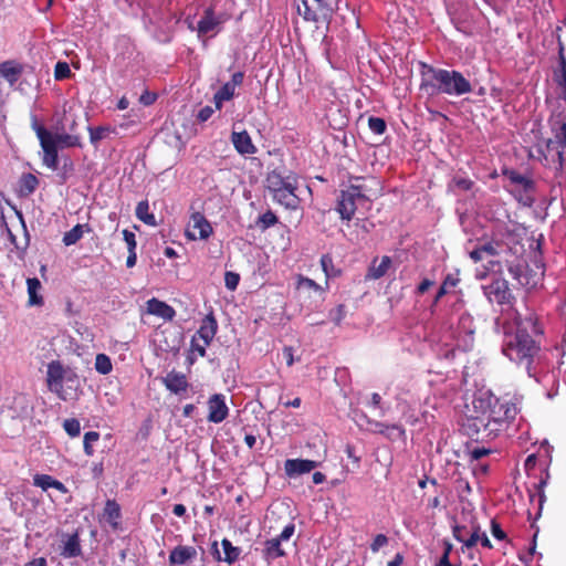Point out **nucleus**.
<instances>
[{
	"instance_id": "nucleus-39",
	"label": "nucleus",
	"mask_w": 566,
	"mask_h": 566,
	"mask_svg": "<svg viewBox=\"0 0 566 566\" xmlns=\"http://www.w3.org/2000/svg\"><path fill=\"white\" fill-rule=\"evenodd\" d=\"M481 536H482V534L480 533V526L472 523L469 536L463 544L467 547H472L481 539Z\"/></svg>"
},
{
	"instance_id": "nucleus-31",
	"label": "nucleus",
	"mask_w": 566,
	"mask_h": 566,
	"mask_svg": "<svg viewBox=\"0 0 566 566\" xmlns=\"http://www.w3.org/2000/svg\"><path fill=\"white\" fill-rule=\"evenodd\" d=\"M28 285V294H29V304L30 305H41L43 300L38 295V291L41 289V283L36 277H31L27 280Z\"/></svg>"
},
{
	"instance_id": "nucleus-24",
	"label": "nucleus",
	"mask_w": 566,
	"mask_h": 566,
	"mask_svg": "<svg viewBox=\"0 0 566 566\" xmlns=\"http://www.w3.org/2000/svg\"><path fill=\"white\" fill-rule=\"evenodd\" d=\"M44 156L43 163L51 169L57 168V147L53 144V139L50 137L40 143Z\"/></svg>"
},
{
	"instance_id": "nucleus-60",
	"label": "nucleus",
	"mask_w": 566,
	"mask_h": 566,
	"mask_svg": "<svg viewBox=\"0 0 566 566\" xmlns=\"http://www.w3.org/2000/svg\"><path fill=\"white\" fill-rule=\"evenodd\" d=\"M128 252H129V254L127 256L126 265L128 268H133L136 264V260H137L136 252H135V250H132Z\"/></svg>"
},
{
	"instance_id": "nucleus-50",
	"label": "nucleus",
	"mask_w": 566,
	"mask_h": 566,
	"mask_svg": "<svg viewBox=\"0 0 566 566\" xmlns=\"http://www.w3.org/2000/svg\"><path fill=\"white\" fill-rule=\"evenodd\" d=\"M387 543H388L387 536L384 535V534H378L374 538V542L371 543L370 548H371L373 552H378L379 548H381L382 546L387 545Z\"/></svg>"
},
{
	"instance_id": "nucleus-48",
	"label": "nucleus",
	"mask_w": 566,
	"mask_h": 566,
	"mask_svg": "<svg viewBox=\"0 0 566 566\" xmlns=\"http://www.w3.org/2000/svg\"><path fill=\"white\" fill-rule=\"evenodd\" d=\"M208 345H205V340L199 339L193 336L191 340V348L193 352H197L201 357L206 355V348Z\"/></svg>"
},
{
	"instance_id": "nucleus-59",
	"label": "nucleus",
	"mask_w": 566,
	"mask_h": 566,
	"mask_svg": "<svg viewBox=\"0 0 566 566\" xmlns=\"http://www.w3.org/2000/svg\"><path fill=\"white\" fill-rule=\"evenodd\" d=\"M433 285V281L429 279H424L418 286V292L420 294L426 293Z\"/></svg>"
},
{
	"instance_id": "nucleus-30",
	"label": "nucleus",
	"mask_w": 566,
	"mask_h": 566,
	"mask_svg": "<svg viewBox=\"0 0 566 566\" xmlns=\"http://www.w3.org/2000/svg\"><path fill=\"white\" fill-rule=\"evenodd\" d=\"M148 210H149L148 201L144 200V201L138 202V205L136 207V217L144 223L155 227V226H157L156 218L153 213H149Z\"/></svg>"
},
{
	"instance_id": "nucleus-20",
	"label": "nucleus",
	"mask_w": 566,
	"mask_h": 566,
	"mask_svg": "<svg viewBox=\"0 0 566 566\" xmlns=\"http://www.w3.org/2000/svg\"><path fill=\"white\" fill-rule=\"evenodd\" d=\"M166 388L174 394L186 391L188 381L184 374L171 371L163 379Z\"/></svg>"
},
{
	"instance_id": "nucleus-56",
	"label": "nucleus",
	"mask_w": 566,
	"mask_h": 566,
	"mask_svg": "<svg viewBox=\"0 0 566 566\" xmlns=\"http://www.w3.org/2000/svg\"><path fill=\"white\" fill-rule=\"evenodd\" d=\"M156 101V94L146 91L140 95L139 102L146 106L151 105Z\"/></svg>"
},
{
	"instance_id": "nucleus-44",
	"label": "nucleus",
	"mask_w": 566,
	"mask_h": 566,
	"mask_svg": "<svg viewBox=\"0 0 566 566\" xmlns=\"http://www.w3.org/2000/svg\"><path fill=\"white\" fill-rule=\"evenodd\" d=\"M54 75L56 80H63L71 75L70 66L66 62H57L55 65Z\"/></svg>"
},
{
	"instance_id": "nucleus-43",
	"label": "nucleus",
	"mask_w": 566,
	"mask_h": 566,
	"mask_svg": "<svg viewBox=\"0 0 566 566\" xmlns=\"http://www.w3.org/2000/svg\"><path fill=\"white\" fill-rule=\"evenodd\" d=\"M298 289L313 290L315 292H322L323 289L312 279L300 276L297 281Z\"/></svg>"
},
{
	"instance_id": "nucleus-19",
	"label": "nucleus",
	"mask_w": 566,
	"mask_h": 566,
	"mask_svg": "<svg viewBox=\"0 0 566 566\" xmlns=\"http://www.w3.org/2000/svg\"><path fill=\"white\" fill-rule=\"evenodd\" d=\"M196 556H197V551L195 547L179 545L170 552L169 564L171 566L185 565L188 562L196 558Z\"/></svg>"
},
{
	"instance_id": "nucleus-49",
	"label": "nucleus",
	"mask_w": 566,
	"mask_h": 566,
	"mask_svg": "<svg viewBox=\"0 0 566 566\" xmlns=\"http://www.w3.org/2000/svg\"><path fill=\"white\" fill-rule=\"evenodd\" d=\"M260 221L263 223L264 228H268L274 226L277 222V218L273 212L268 211L260 217Z\"/></svg>"
},
{
	"instance_id": "nucleus-12",
	"label": "nucleus",
	"mask_w": 566,
	"mask_h": 566,
	"mask_svg": "<svg viewBox=\"0 0 566 566\" xmlns=\"http://www.w3.org/2000/svg\"><path fill=\"white\" fill-rule=\"evenodd\" d=\"M208 420L213 423H219L223 421L229 412V409L226 405L224 396L220 394H216L210 397L208 401Z\"/></svg>"
},
{
	"instance_id": "nucleus-38",
	"label": "nucleus",
	"mask_w": 566,
	"mask_h": 566,
	"mask_svg": "<svg viewBox=\"0 0 566 566\" xmlns=\"http://www.w3.org/2000/svg\"><path fill=\"white\" fill-rule=\"evenodd\" d=\"M453 536L461 543H464L469 536V533L471 531V525L468 526L465 524H454L453 525Z\"/></svg>"
},
{
	"instance_id": "nucleus-21",
	"label": "nucleus",
	"mask_w": 566,
	"mask_h": 566,
	"mask_svg": "<svg viewBox=\"0 0 566 566\" xmlns=\"http://www.w3.org/2000/svg\"><path fill=\"white\" fill-rule=\"evenodd\" d=\"M295 188V184H292V187H285L283 189H280V191H275L272 193L273 199L286 208L295 209L298 205V198L294 193Z\"/></svg>"
},
{
	"instance_id": "nucleus-32",
	"label": "nucleus",
	"mask_w": 566,
	"mask_h": 566,
	"mask_svg": "<svg viewBox=\"0 0 566 566\" xmlns=\"http://www.w3.org/2000/svg\"><path fill=\"white\" fill-rule=\"evenodd\" d=\"M235 88L226 83L213 96L216 107L221 108L222 103L233 97Z\"/></svg>"
},
{
	"instance_id": "nucleus-11",
	"label": "nucleus",
	"mask_w": 566,
	"mask_h": 566,
	"mask_svg": "<svg viewBox=\"0 0 566 566\" xmlns=\"http://www.w3.org/2000/svg\"><path fill=\"white\" fill-rule=\"evenodd\" d=\"M223 23L222 15L214 14L211 8L205 10V13L198 22L197 33L199 38L208 34H216L220 30V25Z\"/></svg>"
},
{
	"instance_id": "nucleus-51",
	"label": "nucleus",
	"mask_w": 566,
	"mask_h": 566,
	"mask_svg": "<svg viewBox=\"0 0 566 566\" xmlns=\"http://www.w3.org/2000/svg\"><path fill=\"white\" fill-rule=\"evenodd\" d=\"M62 124L65 125L66 132H70V134H74L75 127H76V120L73 116L65 114L59 125H62Z\"/></svg>"
},
{
	"instance_id": "nucleus-55",
	"label": "nucleus",
	"mask_w": 566,
	"mask_h": 566,
	"mask_svg": "<svg viewBox=\"0 0 566 566\" xmlns=\"http://www.w3.org/2000/svg\"><path fill=\"white\" fill-rule=\"evenodd\" d=\"M212 114H213V108L210 106H205L198 113V120L206 122L211 117Z\"/></svg>"
},
{
	"instance_id": "nucleus-45",
	"label": "nucleus",
	"mask_w": 566,
	"mask_h": 566,
	"mask_svg": "<svg viewBox=\"0 0 566 566\" xmlns=\"http://www.w3.org/2000/svg\"><path fill=\"white\" fill-rule=\"evenodd\" d=\"M239 281H240L239 274H237L234 272H226L224 283L229 290L234 291L239 284Z\"/></svg>"
},
{
	"instance_id": "nucleus-25",
	"label": "nucleus",
	"mask_w": 566,
	"mask_h": 566,
	"mask_svg": "<svg viewBox=\"0 0 566 566\" xmlns=\"http://www.w3.org/2000/svg\"><path fill=\"white\" fill-rule=\"evenodd\" d=\"M81 552L78 534L74 533L69 535L67 538L63 542L61 555L65 558H71L81 555Z\"/></svg>"
},
{
	"instance_id": "nucleus-34",
	"label": "nucleus",
	"mask_w": 566,
	"mask_h": 566,
	"mask_svg": "<svg viewBox=\"0 0 566 566\" xmlns=\"http://www.w3.org/2000/svg\"><path fill=\"white\" fill-rule=\"evenodd\" d=\"M221 545L224 551V560L229 564H232L239 558L240 548L235 547L231 544V542L227 538L222 539Z\"/></svg>"
},
{
	"instance_id": "nucleus-47",
	"label": "nucleus",
	"mask_w": 566,
	"mask_h": 566,
	"mask_svg": "<svg viewBox=\"0 0 566 566\" xmlns=\"http://www.w3.org/2000/svg\"><path fill=\"white\" fill-rule=\"evenodd\" d=\"M32 128L36 133L40 143L51 137V132L46 130L42 125H40L35 118L33 119Z\"/></svg>"
},
{
	"instance_id": "nucleus-46",
	"label": "nucleus",
	"mask_w": 566,
	"mask_h": 566,
	"mask_svg": "<svg viewBox=\"0 0 566 566\" xmlns=\"http://www.w3.org/2000/svg\"><path fill=\"white\" fill-rule=\"evenodd\" d=\"M322 269L325 273L326 279L333 276L334 265L333 260L329 255H323L321 259Z\"/></svg>"
},
{
	"instance_id": "nucleus-28",
	"label": "nucleus",
	"mask_w": 566,
	"mask_h": 566,
	"mask_svg": "<svg viewBox=\"0 0 566 566\" xmlns=\"http://www.w3.org/2000/svg\"><path fill=\"white\" fill-rule=\"evenodd\" d=\"M375 431L386 436L389 439H399L405 434V430L397 424H385L381 422H375Z\"/></svg>"
},
{
	"instance_id": "nucleus-9",
	"label": "nucleus",
	"mask_w": 566,
	"mask_h": 566,
	"mask_svg": "<svg viewBox=\"0 0 566 566\" xmlns=\"http://www.w3.org/2000/svg\"><path fill=\"white\" fill-rule=\"evenodd\" d=\"M212 233V227L206 217L200 212L190 216L186 229V235L190 240H207Z\"/></svg>"
},
{
	"instance_id": "nucleus-40",
	"label": "nucleus",
	"mask_w": 566,
	"mask_h": 566,
	"mask_svg": "<svg viewBox=\"0 0 566 566\" xmlns=\"http://www.w3.org/2000/svg\"><path fill=\"white\" fill-rule=\"evenodd\" d=\"M90 130V139L91 143L96 145L99 140L104 139L108 134V128L106 127H97V128H88Z\"/></svg>"
},
{
	"instance_id": "nucleus-16",
	"label": "nucleus",
	"mask_w": 566,
	"mask_h": 566,
	"mask_svg": "<svg viewBox=\"0 0 566 566\" xmlns=\"http://www.w3.org/2000/svg\"><path fill=\"white\" fill-rule=\"evenodd\" d=\"M265 181L266 188L273 193L285 187H292V184H296V178L293 175L284 176L279 170H273L268 174Z\"/></svg>"
},
{
	"instance_id": "nucleus-54",
	"label": "nucleus",
	"mask_w": 566,
	"mask_h": 566,
	"mask_svg": "<svg viewBox=\"0 0 566 566\" xmlns=\"http://www.w3.org/2000/svg\"><path fill=\"white\" fill-rule=\"evenodd\" d=\"M294 531H295L294 524L290 523L284 527V530L282 531V533L280 534V536L277 538H280V541H287L294 534Z\"/></svg>"
},
{
	"instance_id": "nucleus-62",
	"label": "nucleus",
	"mask_w": 566,
	"mask_h": 566,
	"mask_svg": "<svg viewBox=\"0 0 566 566\" xmlns=\"http://www.w3.org/2000/svg\"><path fill=\"white\" fill-rule=\"evenodd\" d=\"M489 452H490V450H486V449L482 448V449H474L472 454H473L474 459H481L482 457H484Z\"/></svg>"
},
{
	"instance_id": "nucleus-15",
	"label": "nucleus",
	"mask_w": 566,
	"mask_h": 566,
	"mask_svg": "<svg viewBox=\"0 0 566 566\" xmlns=\"http://www.w3.org/2000/svg\"><path fill=\"white\" fill-rule=\"evenodd\" d=\"M319 462L304 459H290L285 461L284 469L289 476L301 475L317 468Z\"/></svg>"
},
{
	"instance_id": "nucleus-5",
	"label": "nucleus",
	"mask_w": 566,
	"mask_h": 566,
	"mask_svg": "<svg viewBox=\"0 0 566 566\" xmlns=\"http://www.w3.org/2000/svg\"><path fill=\"white\" fill-rule=\"evenodd\" d=\"M495 251L492 245V243H485L476 249H474L470 256L475 262H486V264H482L481 266L476 268V277L479 280H485L490 279V284L482 285V289L484 291V295L489 300L490 303H492V295L495 294V290L493 289V284L495 282V273L493 271L494 266V258Z\"/></svg>"
},
{
	"instance_id": "nucleus-27",
	"label": "nucleus",
	"mask_w": 566,
	"mask_h": 566,
	"mask_svg": "<svg viewBox=\"0 0 566 566\" xmlns=\"http://www.w3.org/2000/svg\"><path fill=\"white\" fill-rule=\"evenodd\" d=\"M280 538H271L265 542L264 556L269 560L276 559L281 556H284L285 553L281 547Z\"/></svg>"
},
{
	"instance_id": "nucleus-4",
	"label": "nucleus",
	"mask_w": 566,
	"mask_h": 566,
	"mask_svg": "<svg viewBox=\"0 0 566 566\" xmlns=\"http://www.w3.org/2000/svg\"><path fill=\"white\" fill-rule=\"evenodd\" d=\"M505 268L512 280L515 281V284L512 285L526 289L536 287L545 273V265L541 261L534 260L533 266H530L517 255L513 260L505 259Z\"/></svg>"
},
{
	"instance_id": "nucleus-63",
	"label": "nucleus",
	"mask_w": 566,
	"mask_h": 566,
	"mask_svg": "<svg viewBox=\"0 0 566 566\" xmlns=\"http://www.w3.org/2000/svg\"><path fill=\"white\" fill-rule=\"evenodd\" d=\"M244 441H245L247 446L250 449H252L255 446V443H256V438L253 434H247L244 437Z\"/></svg>"
},
{
	"instance_id": "nucleus-8",
	"label": "nucleus",
	"mask_w": 566,
	"mask_h": 566,
	"mask_svg": "<svg viewBox=\"0 0 566 566\" xmlns=\"http://www.w3.org/2000/svg\"><path fill=\"white\" fill-rule=\"evenodd\" d=\"M20 74L21 70L13 62L0 63V105L6 102Z\"/></svg>"
},
{
	"instance_id": "nucleus-22",
	"label": "nucleus",
	"mask_w": 566,
	"mask_h": 566,
	"mask_svg": "<svg viewBox=\"0 0 566 566\" xmlns=\"http://www.w3.org/2000/svg\"><path fill=\"white\" fill-rule=\"evenodd\" d=\"M217 332V321L212 315L206 316L200 328L196 333V337L205 340V345H210Z\"/></svg>"
},
{
	"instance_id": "nucleus-26",
	"label": "nucleus",
	"mask_w": 566,
	"mask_h": 566,
	"mask_svg": "<svg viewBox=\"0 0 566 566\" xmlns=\"http://www.w3.org/2000/svg\"><path fill=\"white\" fill-rule=\"evenodd\" d=\"M390 265L391 259L389 256H382L379 263H377V260H375L369 268L367 277L373 280L382 277L387 273Z\"/></svg>"
},
{
	"instance_id": "nucleus-10",
	"label": "nucleus",
	"mask_w": 566,
	"mask_h": 566,
	"mask_svg": "<svg viewBox=\"0 0 566 566\" xmlns=\"http://www.w3.org/2000/svg\"><path fill=\"white\" fill-rule=\"evenodd\" d=\"M63 379H64L63 366L59 361H51L48 365V370H46V382H48L49 389L51 391L57 394V396L61 399L65 400L66 397L63 392V386H62Z\"/></svg>"
},
{
	"instance_id": "nucleus-58",
	"label": "nucleus",
	"mask_w": 566,
	"mask_h": 566,
	"mask_svg": "<svg viewBox=\"0 0 566 566\" xmlns=\"http://www.w3.org/2000/svg\"><path fill=\"white\" fill-rule=\"evenodd\" d=\"M243 81V73L237 72L232 75V78L230 82H227L228 84L232 85V87H237L242 84Z\"/></svg>"
},
{
	"instance_id": "nucleus-7",
	"label": "nucleus",
	"mask_w": 566,
	"mask_h": 566,
	"mask_svg": "<svg viewBox=\"0 0 566 566\" xmlns=\"http://www.w3.org/2000/svg\"><path fill=\"white\" fill-rule=\"evenodd\" d=\"M368 203V198L361 192L359 186H350L342 190L338 198L337 211L340 213L342 219L350 220L355 211L359 207H365Z\"/></svg>"
},
{
	"instance_id": "nucleus-29",
	"label": "nucleus",
	"mask_w": 566,
	"mask_h": 566,
	"mask_svg": "<svg viewBox=\"0 0 566 566\" xmlns=\"http://www.w3.org/2000/svg\"><path fill=\"white\" fill-rule=\"evenodd\" d=\"M104 516L114 528L117 527L120 518L119 505L115 501L108 500L105 504Z\"/></svg>"
},
{
	"instance_id": "nucleus-35",
	"label": "nucleus",
	"mask_w": 566,
	"mask_h": 566,
	"mask_svg": "<svg viewBox=\"0 0 566 566\" xmlns=\"http://www.w3.org/2000/svg\"><path fill=\"white\" fill-rule=\"evenodd\" d=\"M95 369L102 374L107 375L112 370V361L105 354H98L95 358Z\"/></svg>"
},
{
	"instance_id": "nucleus-57",
	"label": "nucleus",
	"mask_w": 566,
	"mask_h": 566,
	"mask_svg": "<svg viewBox=\"0 0 566 566\" xmlns=\"http://www.w3.org/2000/svg\"><path fill=\"white\" fill-rule=\"evenodd\" d=\"M282 356L285 359L286 365L290 367L294 363L293 349L292 347H284L282 350Z\"/></svg>"
},
{
	"instance_id": "nucleus-41",
	"label": "nucleus",
	"mask_w": 566,
	"mask_h": 566,
	"mask_svg": "<svg viewBox=\"0 0 566 566\" xmlns=\"http://www.w3.org/2000/svg\"><path fill=\"white\" fill-rule=\"evenodd\" d=\"M53 481L54 479L46 474H36L34 476V485L41 488L44 491L52 488Z\"/></svg>"
},
{
	"instance_id": "nucleus-37",
	"label": "nucleus",
	"mask_w": 566,
	"mask_h": 566,
	"mask_svg": "<svg viewBox=\"0 0 566 566\" xmlns=\"http://www.w3.org/2000/svg\"><path fill=\"white\" fill-rule=\"evenodd\" d=\"M63 428L70 437H77L81 432V424L74 418L64 420Z\"/></svg>"
},
{
	"instance_id": "nucleus-6",
	"label": "nucleus",
	"mask_w": 566,
	"mask_h": 566,
	"mask_svg": "<svg viewBox=\"0 0 566 566\" xmlns=\"http://www.w3.org/2000/svg\"><path fill=\"white\" fill-rule=\"evenodd\" d=\"M336 0H302L297 12L306 21L328 23L336 9Z\"/></svg>"
},
{
	"instance_id": "nucleus-64",
	"label": "nucleus",
	"mask_w": 566,
	"mask_h": 566,
	"mask_svg": "<svg viewBox=\"0 0 566 566\" xmlns=\"http://www.w3.org/2000/svg\"><path fill=\"white\" fill-rule=\"evenodd\" d=\"M402 563V556L400 554H397L395 558L388 563L387 566H400Z\"/></svg>"
},
{
	"instance_id": "nucleus-61",
	"label": "nucleus",
	"mask_w": 566,
	"mask_h": 566,
	"mask_svg": "<svg viewBox=\"0 0 566 566\" xmlns=\"http://www.w3.org/2000/svg\"><path fill=\"white\" fill-rule=\"evenodd\" d=\"M24 566H48V565H46L45 558L40 557V558L33 559L32 562L28 563Z\"/></svg>"
},
{
	"instance_id": "nucleus-52",
	"label": "nucleus",
	"mask_w": 566,
	"mask_h": 566,
	"mask_svg": "<svg viewBox=\"0 0 566 566\" xmlns=\"http://www.w3.org/2000/svg\"><path fill=\"white\" fill-rule=\"evenodd\" d=\"M123 237H124L125 242L127 243L128 251L135 250L136 249L135 234L132 231L125 229L123 231Z\"/></svg>"
},
{
	"instance_id": "nucleus-36",
	"label": "nucleus",
	"mask_w": 566,
	"mask_h": 566,
	"mask_svg": "<svg viewBox=\"0 0 566 566\" xmlns=\"http://www.w3.org/2000/svg\"><path fill=\"white\" fill-rule=\"evenodd\" d=\"M99 433L96 431H88L84 434V452L86 455L92 457L94 454L93 443L98 441Z\"/></svg>"
},
{
	"instance_id": "nucleus-33",
	"label": "nucleus",
	"mask_w": 566,
	"mask_h": 566,
	"mask_svg": "<svg viewBox=\"0 0 566 566\" xmlns=\"http://www.w3.org/2000/svg\"><path fill=\"white\" fill-rule=\"evenodd\" d=\"M84 228L85 226L83 224H76L70 231L65 232L63 237V243L67 247L75 244L78 240L82 239L84 234Z\"/></svg>"
},
{
	"instance_id": "nucleus-18",
	"label": "nucleus",
	"mask_w": 566,
	"mask_h": 566,
	"mask_svg": "<svg viewBox=\"0 0 566 566\" xmlns=\"http://www.w3.org/2000/svg\"><path fill=\"white\" fill-rule=\"evenodd\" d=\"M51 138L56 147H73L80 145V137L75 134L67 133L64 124L56 126L55 133H51Z\"/></svg>"
},
{
	"instance_id": "nucleus-53",
	"label": "nucleus",
	"mask_w": 566,
	"mask_h": 566,
	"mask_svg": "<svg viewBox=\"0 0 566 566\" xmlns=\"http://www.w3.org/2000/svg\"><path fill=\"white\" fill-rule=\"evenodd\" d=\"M23 182L29 192H32L38 185V179L33 175L28 174L23 177Z\"/></svg>"
},
{
	"instance_id": "nucleus-42",
	"label": "nucleus",
	"mask_w": 566,
	"mask_h": 566,
	"mask_svg": "<svg viewBox=\"0 0 566 566\" xmlns=\"http://www.w3.org/2000/svg\"><path fill=\"white\" fill-rule=\"evenodd\" d=\"M369 128L375 134H384L386 130V123L382 118L379 117H370L368 120Z\"/></svg>"
},
{
	"instance_id": "nucleus-2",
	"label": "nucleus",
	"mask_w": 566,
	"mask_h": 566,
	"mask_svg": "<svg viewBox=\"0 0 566 566\" xmlns=\"http://www.w3.org/2000/svg\"><path fill=\"white\" fill-rule=\"evenodd\" d=\"M422 86L449 95H462L471 91V85L464 76L457 71H446L429 67L422 75Z\"/></svg>"
},
{
	"instance_id": "nucleus-3",
	"label": "nucleus",
	"mask_w": 566,
	"mask_h": 566,
	"mask_svg": "<svg viewBox=\"0 0 566 566\" xmlns=\"http://www.w3.org/2000/svg\"><path fill=\"white\" fill-rule=\"evenodd\" d=\"M503 187L523 206L532 207L535 202L536 185L532 174L503 167Z\"/></svg>"
},
{
	"instance_id": "nucleus-13",
	"label": "nucleus",
	"mask_w": 566,
	"mask_h": 566,
	"mask_svg": "<svg viewBox=\"0 0 566 566\" xmlns=\"http://www.w3.org/2000/svg\"><path fill=\"white\" fill-rule=\"evenodd\" d=\"M521 402V397L517 395H513L510 399H503V402L500 405V412H502V417H497V427H501L503 422L510 423L515 420L520 408L518 405ZM500 431V428H497Z\"/></svg>"
},
{
	"instance_id": "nucleus-17",
	"label": "nucleus",
	"mask_w": 566,
	"mask_h": 566,
	"mask_svg": "<svg viewBox=\"0 0 566 566\" xmlns=\"http://www.w3.org/2000/svg\"><path fill=\"white\" fill-rule=\"evenodd\" d=\"M231 142L235 150L241 155H252L256 151L250 135L243 132H233L231 135Z\"/></svg>"
},
{
	"instance_id": "nucleus-23",
	"label": "nucleus",
	"mask_w": 566,
	"mask_h": 566,
	"mask_svg": "<svg viewBox=\"0 0 566 566\" xmlns=\"http://www.w3.org/2000/svg\"><path fill=\"white\" fill-rule=\"evenodd\" d=\"M147 312L165 319H172L175 316V310L157 298H151L147 302Z\"/></svg>"
},
{
	"instance_id": "nucleus-14",
	"label": "nucleus",
	"mask_w": 566,
	"mask_h": 566,
	"mask_svg": "<svg viewBox=\"0 0 566 566\" xmlns=\"http://www.w3.org/2000/svg\"><path fill=\"white\" fill-rule=\"evenodd\" d=\"M554 127V138L548 139L547 149L556 150L560 166L563 165V150L566 147V122L557 123Z\"/></svg>"
},
{
	"instance_id": "nucleus-1",
	"label": "nucleus",
	"mask_w": 566,
	"mask_h": 566,
	"mask_svg": "<svg viewBox=\"0 0 566 566\" xmlns=\"http://www.w3.org/2000/svg\"><path fill=\"white\" fill-rule=\"evenodd\" d=\"M513 296L509 289V281L503 277L502 283L497 279V303L502 313V354L511 361L525 365L528 376H533L532 364L539 352V345L528 334L530 319L523 321L512 306Z\"/></svg>"
}]
</instances>
